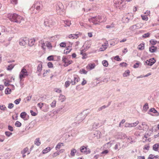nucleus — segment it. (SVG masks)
<instances>
[{"instance_id": "obj_1", "label": "nucleus", "mask_w": 159, "mask_h": 159, "mask_svg": "<svg viewBox=\"0 0 159 159\" xmlns=\"http://www.w3.org/2000/svg\"><path fill=\"white\" fill-rule=\"evenodd\" d=\"M7 17L11 21L18 24L20 23L22 21L24 20L22 17L16 13H9L7 14Z\"/></svg>"}, {"instance_id": "obj_2", "label": "nucleus", "mask_w": 159, "mask_h": 159, "mask_svg": "<svg viewBox=\"0 0 159 159\" xmlns=\"http://www.w3.org/2000/svg\"><path fill=\"white\" fill-rule=\"evenodd\" d=\"M42 7V4L41 2L37 1L34 3L30 9L32 11V13L33 14H36L38 12L41 10Z\"/></svg>"}, {"instance_id": "obj_3", "label": "nucleus", "mask_w": 159, "mask_h": 159, "mask_svg": "<svg viewBox=\"0 0 159 159\" xmlns=\"http://www.w3.org/2000/svg\"><path fill=\"white\" fill-rule=\"evenodd\" d=\"M114 7L117 9H122L125 7V3L123 0H116L114 3Z\"/></svg>"}, {"instance_id": "obj_4", "label": "nucleus", "mask_w": 159, "mask_h": 159, "mask_svg": "<svg viewBox=\"0 0 159 159\" xmlns=\"http://www.w3.org/2000/svg\"><path fill=\"white\" fill-rule=\"evenodd\" d=\"M102 16H98V17H93L89 19V21L90 22H92L94 24L97 25L99 24V23L102 22L103 21L102 20Z\"/></svg>"}, {"instance_id": "obj_5", "label": "nucleus", "mask_w": 159, "mask_h": 159, "mask_svg": "<svg viewBox=\"0 0 159 159\" xmlns=\"http://www.w3.org/2000/svg\"><path fill=\"white\" fill-rule=\"evenodd\" d=\"M56 11L58 14L61 15L64 11V7L62 4L60 2H58L56 5Z\"/></svg>"}, {"instance_id": "obj_6", "label": "nucleus", "mask_w": 159, "mask_h": 159, "mask_svg": "<svg viewBox=\"0 0 159 159\" xmlns=\"http://www.w3.org/2000/svg\"><path fill=\"white\" fill-rule=\"evenodd\" d=\"M85 115L83 114V113H80L75 118V120L76 121L75 123H76V124H79L85 119Z\"/></svg>"}, {"instance_id": "obj_7", "label": "nucleus", "mask_w": 159, "mask_h": 159, "mask_svg": "<svg viewBox=\"0 0 159 159\" xmlns=\"http://www.w3.org/2000/svg\"><path fill=\"white\" fill-rule=\"evenodd\" d=\"M28 75V72L26 69L23 68L20 73L19 78L21 80L23 78H25V76Z\"/></svg>"}, {"instance_id": "obj_8", "label": "nucleus", "mask_w": 159, "mask_h": 159, "mask_svg": "<svg viewBox=\"0 0 159 159\" xmlns=\"http://www.w3.org/2000/svg\"><path fill=\"white\" fill-rule=\"evenodd\" d=\"M142 27L141 23H138L134 25L131 26L129 29L130 30L133 31L137 29H138L141 28Z\"/></svg>"}, {"instance_id": "obj_9", "label": "nucleus", "mask_w": 159, "mask_h": 159, "mask_svg": "<svg viewBox=\"0 0 159 159\" xmlns=\"http://www.w3.org/2000/svg\"><path fill=\"white\" fill-rule=\"evenodd\" d=\"M28 42L29 39L28 38H22L19 40V44L20 45L25 46Z\"/></svg>"}, {"instance_id": "obj_10", "label": "nucleus", "mask_w": 159, "mask_h": 159, "mask_svg": "<svg viewBox=\"0 0 159 159\" xmlns=\"http://www.w3.org/2000/svg\"><path fill=\"white\" fill-rule=\"evenodd\" d=\"M87 147H85L84 146H82L80 147V151L81 152L84 153L86 154H89L91 151L89 148H87Z\"/></svg>"}, {"instance_id": "obj_11", "label": "nucleus", "mask_w": 159, "mask_h": 159, "mask_svg": "<svg viewBox=\"0 0 159 159\" xmlns=\"http://www.w3.org/2000/svg\"><path fill=\"white\" fill-rule=\"evenodd\" d=\"M139 121H136L135 122L133 123H126L125 124V127H131L136 126L139 123Z\"/></svg>"}, {"instance_id": "obj_12", "label": "nucleus", "mask_w": 159, "mask_h": 159, "mask_svg": "<svg viewBox=\"0 0 159 159\" xmlns=\"http://www.w3.org/2000/svg\"><path fill=\"white\" fill-rule=\"evenodd\" d=\"M43 63L42 62L40 61V63L38 66L37 68V73H40L42 69Z\"/></svg>"}, {"instance_id": "obj_13", "label": "nucleus", "mask_w": 159, "mask_h": 159, "mask_svg": "<svg viewBox=\"0 0 159 159\" xmlns=\"http://www.w3.org/2000/svg\"><path fill=\"white\" fill-rule=\"evenodd\" d=\"M157 47L153 45L151 46L149 48V51L151 53L155 52L157 50Z\"/></svg>"}, {"instance_id": "obj_14", "label": "nucleus", "mask_w": 159, "mask_h": 159, "mask_svg": "<svg viewBox=\"0 0 159 159\" xmlns=\"http://www.w3.org/2000/svg\"><path fill=\"white\" fill-rule=\"evenodd\" d=\"M142 125L143 126V130L146 131L149 129V127L148 126L145 122H143L142 123Z\"/></svg>"}, {"instance_id": "obj_15", "label": "nucleus", "mask_w": 159, "mask_h": 159, "mask_svg": "<svg viewBox=\"0 0 159 159\" xmlns=\"http://www.w3.org/2000/svg\"><path fill=\"white\" fill-rule=\"evenodd\" d=\"M101 133L99 131H96L94 133V137H96L97 139L100 138V137Z\"/></svg>"}, {"instance_id": "obj_16", "label": "nucleus", "mask_w": 159, "mask_h": 159, "mask_svg": "<svg viewBox=\"0 0 159 159\" xmlns=\"http://www.w3.org/2000/svg\"><path fill=\"white\" fill-rule=\"evenodd\" d=\"M35 39H29V42L28 43V45L30 46H32L34 44Z\"/></svg>"}, {"instance_id": "obj_17", "label": "nucleus", "mask_w": 159, "mask_h": 159, "mask_svg": "<svg viewBox=\"0 0 159 159\" xmlns=\"http://www.w3.org/2000/svg\"><path fill=\"white\" fill-rule=\"evenodd\" d=\"M154 60V58H152L151 59H150L149 60H147L145 62V63L148 66H152L154 63V62H152V63H150V61L152 60V61L153 60Z\"/></svg>"}, {"instance_id": "obj_18", "label": "nucleus", "mask_w": 159, "mask_h": 159, "mask_svg": "<svg viewBox=\"0 0 159 159\" xmlns=\"http://www.w3.org/2000/svg\"><path fill=\"white\" fill-rule=\"evenodd\" d=\"M153 149L155 151H157L159 150V143L155 144L153 146Z\"/></svg>"}, {"instance_id": "obj_19", "label": "nucleus", "mask_w": 159, "mask_h": 159, "mask_svg": "<svg viewBox=\"0 0 159 159\" xmlns=\"http://www.w3.org/2000/svg\"><path fill=\"white\" fill-rule=\"evenodd\" d=\"M107 43H105V45H102V47L100 48L99 50L101 51H104L107 48Z\"/></svg>"}, {"instance_id": "obj_20", "label": "nucleus", "mask_w": 159, "mask_h": 159, "mask_svg": "<svg viewBox=\"0 0 159 159\" xmlns=\"http://www.w3.org/2000/svg\"><path fill=\"white\" fill-rule=\"evenodd\" d=\"M51 148L50 147H47L45 149H43L42 151L43 154H46L50 151L51 150Z\"/></svg>"}, {"instance_id": "obj_21", "label": "nucleus", "mask_w": 159, "mask_h": 159, "mask_svg": "<svg viewBox=\"0 0 159 159\" xmlns=\"http://www.w3.org/2000/svg\"><path fill=\"white\" fill-rule=\"evenodd\" d=\"M149 158L150 159H159V156L158 155L154 156L153 154H150L149 155Z\"/></svg>"}, {"instance_id": "obj_22", "label": "nucleus", "mask_w": 159, "mask_h": 159, "mask_svg": "<svg viewBox=\"0 0 159 159\" xmlns=\"http://www.w3.org/2000/svg\"><path fill=\"white\" fill-rule=\"evenodd\" d=\"M64 23L65 24V26H70L71 24L70 21L69 20H66L64 21Z\"/></svg>"}, {"instance_id": "obj_23", "label": "nucleus", "mask_w": 159, "mask_h": 159, "mask_svg": "<svg viewBox=\"0 0 159 159\" xmlns=\"http://www.w3.org/2000/svg\"><path fill=\"white\" fill-rule=\"evenodd\" d=\"M149 111L152 112L154 113H157V114H156V116H158L159 115V113L154 108H151L150 110Z\"/></svg>"}, {"instance_id": "obj_24", "label": "nucleus", "mask_w": 159, "mask_h": 159, "mask_svg": "<svg viewBox=\"0 0 159 159\" xmlns=\"http://www.w3.org/2000/svg\"><path fill=\"white\" fill-rule=\"evenodd\" d=\"M78 34H70L69 35V38L70 39H74L75 38L77 39L78 37Z\"/></svg>"}, {"instance_id": "obj_25", "label": "nucleus", "mask_w": 159, "mask_h": 159, "mask_svg": "<svg viewBox=\"0 0 159 159\" xmlns=\"http://www.w3.org/2000/svg\"><path fill=\"white\" fill-rule=\"evenodd\" d=\"M34 144L37 146H39L41 144L39 138H37L34 141Z\"/></svg>"}, {"instance_id": "obj_26", "label": "nucleus", "mask_w": 159, "mask_h": 159, "mask_svg": "<svg viewBox=\"0 0 159 159\" xmlns=\"http://www.w3.org/2000/svg\"><path fill=\"white\" fill-rule=\"evenodd\" d=\"M138 48L139 50H143L144 48V43H141L139 45Z\"/></svg>"}, {"instance_id": "obj_27", "label": "nucleus", "mask_w": 159, "mask_h": 159, "mask_svg": "<svg viewBox=\"0 0 159 159\" xmlns=\"http://www.w3.org/2000/svg\"><path fill=\"white\" fill-rule=\"evenodd\" d=\"M61 146H64V143H59L55 147L56 150H57L60 149Z\"/></svg>"}, {"instance_id": "obj_28", "label": "nucleus", "mask_w": 159, "mask_h": 159, "mask_svg": "<svg viewBox=\"0 0 159 159\" xmlns=\"http://www.w3.org/2000/svg\"><path fill=\"white\" fill-rule=\"evenodd\" d=\"M26 113L25 112H23L20 114V117L24 120H26L25 119V117L26 115Z\"/></svg>"}, {"instance_id": "obj_29", "label": "nucleus", "mask_w": 159, "mask_h": 159, "mask_svg": "<svg viewBox=\"0 0 159 159\" xmlns=\"http://www.w3.org/2000/svg\"><path fill=\"white\" fill-rule=\"evenodd\" d=\"M120 143L119 142L117 143L115 145L114 149L115 150L118 149L119 150L120 148Z\"/></svg>"}, {"instance_id": "obj_30", "label": "nucleus", "mask_w": 159, "mask_h": 159, "mask_svg": "<svg viewBox=\"0 0 159 159\" xmlns=\"http://www.w3.org/2000/svg\"><path fill=\"white\" fill-rule=\"evenodd\" d=\"M130 73V71L129 70H126L125 72L123 74V76L124 77H127L129 75Z\"/></svg>"}, {"instance_id": "obj_31", "label": "nucleus", "mask_w": 159, "mask_h": 159, "mask_svg": "<svg viewBox=\"0 0 159 159\" xmlns=\"http://www.w3.org/2000/svg\"><path fill=\"white\" fill-rule=\"evenodd\" d=\"M65 99V97L64 95L60 94L59 97V99L61 100V102H62L64 101Z\"/></svg>"}, {"instance_id": "obj_32", "label": "nucleus", "mask_w": 159, "mask_h": 159, "mask_svg": "<svg viewBox=\"0 0 159 159\" xmlns=\"http://www.w3.org/2000/svg\"><path fill=\"white\" fill-rule=\"evenodd\" d=\"M76 150L75 149H72L71 150L70 155L72 156H74L75 153L76 152Z\"/></svg>"}, {"instance_id": "obj_33", "label": "nucleus", "mask_w": 159, "mask_h": 159, "mask_svg": "<svg viewBox=\"0 0 159 159\" xmlns=\"http://www.w3.org/2000/svg\"><path fill=\"white\" fill-rule=\"evenodd\" d=\"M11 90L8 88H7L5 91V93L6 94H9L11 93Z\"/></svg>"}, {"instance_id": "obj_34", "label": "nucleus", "mask_w": 159, "mask_h": 159, "mask_svg": "<svg viewBox=\"0 0 159 159\" xmlns=\"http://www.w3.org/2000/svg\"><path fill=\"white\" fill-rule=\"evenodd\" d=\"M14 65L12 64H11L8 66L7 68V70H11L14 67Z\"/></svg>"}, {"instance_id": "obj_35", "label": "nucleus", "mask_w": 159, "mask_h": 159, "mask_svg": "<svg viewBox=\"0 0 159 159\" xmlns=\"http://www.w3.org/2000/svg\"><path fill=\"white\" fill-rule=\"evenodd\" d=\"M148 108V103H146L143 107V110L145 111L147 110Z\"/></svg>"}, {"instance_id": "obj_36", "label": "nucleus", "mask_w": 159, "mask_h": 159, "mask_svg": "<svg viewBox=\"0 0 159 159\" xmlns=\"http://www.w3.org/2000/svg\"><path fill=\"white\" fill-rule=\"evenodd\" d=\"M56 101L55 100H54L50 104L52 108H54L56 107Z\"/></svg>"}, {"instance_id": "obj_37", "label": "nucleus", "mask_w": 159, "mask_h": 159, "mask_svg": "<svg viewBox=\"0 0 159 159\" xmlns=\"http://www.w3.org/2000/svg\"><path fill=\"white\" fill-rule=\"evenodd\" d=\"M108 107V106L106 105H103L100 107H99L98 110V111H100L102 110L103 109H104Z\"/></svg>"}, {"instance_id": "obj_38", "label": "nucleus", "mask_w": 159, "mask_h": 159, "mask_svg": "<svg viewBox=\"0 0 159 159\" xmlns=\"http://www.w3.org/2000/svg\"><path fill=\"white\" fill-rule=\"evenodd\" d=\"M102 63L104 66L107 67L108 66V64L107 61L106 60H104L102 61Z\"/></svg>"}, {"instance_id": "obj_39", "label": "nucleus", "mask_w": 159, "mask_h": 159, "mask_svg": "<svg viewBox=\"0 0 159 159\" xmlns=\"http://www.w3.org/2000/svg\"><path fill=\"white\" fill-rule=\"evenodd\" d=\"M149 42L152 45H155L157 43L156 40H155L154 39H152L150 40Z\"/></svg>"}, {"instance_id": "obj_40", "label": "nucleus", "mask_w": 159, "mask_h": 159, "mask_svg": "<svg viewBox=\"0 0 159 159\" xmlns=\"http://www.w3.org/2000/svg\"><path fill=\"white\" fill-rule=\"evenodd\" d=\"M15 125L16 127H20L21 126V124L19 121H17L16 122V123H15Z\"/></svg>"}, {"instance_id": "obj_41", "label": "nucleus", "mask_w": 159, "mask_h": 159, "mask_svg": "<svg viewBox=\"0 0 159 159\" xmlns=\"http://www.w3.org/2000/svg\"><path fill=\"white\" fill-rule=\"evenodd\" d=\"M72 61L71 60L67 61H66V64H64V66H68L69 65L72 63Z\"/></svg>"}, {"instance_id": "obj_42", "label": "nucleus", "mask_w": 159, "mask_h": 159, "mask_svg": "<svg viewBox=\"0 0 159 159\" xmlns=\"http://www.w3.org/2000/svg\"><path fill=\"white\" fill-rule=\"evenodd\" d=\"M80 73L81 74H86L87 73V71L84 69H82L80 70Z\"/></svg>"}, {"instance_id": "obj_43", "label": "nucleus", "mask_w": 159, "mask_h": 159, "mask_svg": "<svg viewBox=\"0 0 159 159\" xmlns=\"http://www.w3.org/2000/svg\"><path fill=\"white\" fill-rule=\"evenodd\" d=\"M44 25L45 26H49V25L48 20L46 19L44 20Z\"/></svg>"}, {"instance_id": "obj_44", "label": "nucleus", "mask_w": 159, "mask_h": 159, "mask_svg": "<svg viewBox=\"0 0 159 159\" xmlns=\"http://www.w3.org/2000/svg\"><path fill=\"white\" fill-rule=\"evenodd\" d=\"M150 34L149 33H147L144 34L142 36L143 38H146L150 36Z\"/></svg>"}, {"instance_id": "obj_45", "label": "nucleus", "mask_w": 159, "mask_h": 159, "mask_svg": "<svg viewBox=\"0 0 159 159\" xmlns=\"http://www.w3.org/2000/svg\"><path fill=\"white\" fill-rule=\"evenodd\" d=\"M89 65L90 70L93 69L95 66V65L94 63L89 64Z\"/></svg>"}, {"instance_id": "obj_46", "label": "nucleus", "mask_w": 159, "mask_h": 159, "mask_svg": "<svg viewBox=\"0 0 159 159\" xmlns=\"http://www.w3.org/2000/svg\"><path fill=\"white\" fill-rule=\"evenodd\" d=\"M20 101H21V99L20 98L17 99L16 100H15L14 102V103L15 104L17 105L20 103Z\"/></svg>"}, {"instance_id": "obj_47", "label": "nucleus", "mask_w": 159, "mask_h": 159, "mask_svg": "<svg viewBox=\"0 0 159 159\" xmlns=\"http://www.w3.org/2000/svg\"><path fill=\"white\" fill-rule=\"evenodd\" d=\"M48 61H52L54 60L53 56L52 55L48 56L47 58Z\"/></svg>"}, {"instance_id": "obj_48", "label": "nucleus", "mask_w": 159, "mask_h": 159, "mask_svg": "<svg viewBox=\"0 0 159 159\" xmlns=\"http://www.w3.org/2000/svg\"><path fill=\"white\" fill-rule=\"evenodd\" d=\"M141 17H142V19L143 20L147 21L148 20V18L147 16H144L143 15H142Z\"/></svg>"}, {"instance_id": "obj_49", "label": "nucleus", "mask_w": 159, "mask_h": 159, "mask_svg": "<svg viewBox=\"0 0 159 159\" xmlns=\"http://www.w3.org/2000/svg\"><path fill=\"white\" fill-rule=\"evenodd\" d=\"M5 134L8 137H9L12 134V133L11 132H10L9 131H6L5 132Z\"/></svg>"}, {"instance_id": "obj_50", "label": "nucleus", "mask_w": 159, "mask_h": 159, "mask_svg": "<svg viewBox=\"0 0 159 159\" xmlns=\"http://www.w3.org/2000/svg\"><path fill=\"white\" fill-rule=\"evenodd\" d=\"M44 105V103H38L37 105L39 107L40 109H41L43 106Z\"/></svg>"}, {"instance_id": "obj_51", "label": "nucleus", "mask_w": 159, "mask_h": 159, "mask_svg": "<svg viewBox=\"0 0 159 159\" xmlns=\"http://www.w3.org/2000/svg\"><path fill=\"white\" fill-rule=\"evenodd\" d=\"M70 83L69 81H67L65 82V86L66 88H67L70 85Z\"/></svg>"}, {"instance_id": "obj_52", "label": "nucleus", "mask_w": 159, "mask_h": 159, "mask_svg": "<svg viewBox=\"0 0 159 159\" xmlns=\"http://www.w3.org/2000/svg\"><path fill=\"white\" fill-rule=\"evenodd\" d=\"M48 66L49 68H52L53 67V65L52 62H49L48 63Z\"/></svg>"}, {"instance_id": "obj_53", "label": "nucleus", "mask_w": 159, "mask_h": 159, "mask_svg": "<svg viewBox=\"0 0 159 159\" xmlns=\"http://www.w3.org/2000/svg\"><path fill=\"white\" fill-rule=\"evenodd\" d=\"M0 109L2 110H5L7 109L6 107L4 105L0 106Z\"/></svg>"}, {"instance_id": "obj_54", "label": "nucleus", "mask_w": 159, "mask_h": 159, "mask_svg": "<svg viewBox=\"0 0 159 159\" xmlns=\"http://www.w3.org/2000/svg\"><path fill=\"white\" fill-rule=\"evenodd\" d=\"M80 80V79L79 78H77L76 77H74V81H75V84L78 82Z\"/></svg>"}, {"instance_id": "obj_55", "label": "nucleus", "mask_w": 159, "mask_h": 159, "mask_svg": "<svg viewBox=\"0 0 159 159\" xmlns=\"http://www.w3.org/2000/svg\"><path fill=\"white\" fill-rule=\"evenodd\" d=\"M119 65L121 66L126 67L127 66V64L125 62H122L120 63Z\"/></svg>"}, {"instance_id": "obj_56", "label": "nucleus", "mask_w": 159, "mask_h": 159, "mask_svg": "<svg viewBox=\"0 0 159 159\" xmlns=\"http://www.w3.org/2000/svg\"><path fill=\"white\" fill-rule=\"evenodd\" d=\"M71 50V49L70 50L68 48H67L66 50H64V53L65 54H67L69 52H70Z\"/></svg>"}, {"instance_id": "obj_57", "label": "nucleus", "mask_w": 159, "mask_h": 159, "mask_svg": "<svg viewBox=\"0 0 159 159\" xmlns=\"http://www.w3.org/2000/svg\"><path fill=\"white\" fill-rule=\"evenodd\" d=\"M14 107V104L12 103H10L8 104V107L9 109H11Z\"/></svg>"}, {"instance_id": "obj_58", "label": "nucleus", "mask_w": 159, "mask_h": 159, "mask_svg": "<svg viewBox=\"0 0 159 159\" xmlns=\"http://www.w3.org/2000/svg\"><path fill=\"white\" fill-rule=\"evenodd\" d=\"M59 154H60L59 152H58V151H57V152H55L53 153L52 155V157H56L59 155Z\"/></svg>"}, {"instance_id": "obj_59", "label": "nucleus", "mask_w": 159, "mask_h": 159, "mask_svg": "<svg viewBox=\"0 0 159 159\" xmlns=\"http://www.w3.org/2000/svg\"><path fill=\"white\" fill-rule=\"evenodd\" d=\"M114 59L115 60H116L117 61H121V59L118 56H116L115 57Z\"/></svg>"}, {"instance_id": "obj_60", "label": "nucleus", "mask_w": 159, "mask_h": 159, "mask_svg": "<svg viewBox=\"0 0 159 159\" xmlns=\"http://www.w3.org/2000/svg\"><path fill=\"white\" fill-rule=\"evenodd\" d=\"M80 54L82 55L83 56V57H82V58L83 59H85L86 58V57H85V56H87L86 54L85 53H84L82 51H81Z\"/></svg>"}, {"instance_id": "obj_61", "label": "nucleus", "mask_w": 159, "mask_h": 159, "mask_svg": "<svg viewBox=\"0 0 159 159\" xmlns=\"http://www.w3.org/2000/svg\"><path fill=\"white\" fill-rule=\"evenodd\" d=\"M60 46L62 47H65L66 46V43L65 42H62L60 43Z\"/></svg>"}, {"instance_id": "obj_62", "label": "nucleus", "mask_w": 159, "mask_h": 159, "mask_svg": "<svg viewBox=\"0 0 159 159\" xmlns=\"http://www.w3.org/2000/svg\"><path fill=\"white\" fill-rule=\"evenodd\" d=\"M30 112L31 113V114L33 116H36L37 115V114L35 113V112H34L32 110H30Z\"/></svg>"}, {"instance_id": "obj_63", "label": "nucleus", "mask_w": 159, "mask_h": 159, "mask_svg": "<svg viewBox=\"0 0 159 159\" xmlns=\"http://www.w3.org/2000/svg\"><path fill=\"white\" fill-rule=\"evenodd\" d=\"M11 3L16 5L17 3V0H11Z\"/></svg>"}, {"instance_id": "obj_64", "label": "nucleus", "mask_w": 159, "mask_h": 159, "mask_svg": "<svg viewBox=\"0 0 159 159\" xmlns=\"http://www.w3.org/2000/svg\"><path fill=\"white\" fill-rule=\"evenodd\" d=\"M66 60L67 58L63 56L62 57V61L64 63V64H66Z\"/></svg>"}]
</instances>
